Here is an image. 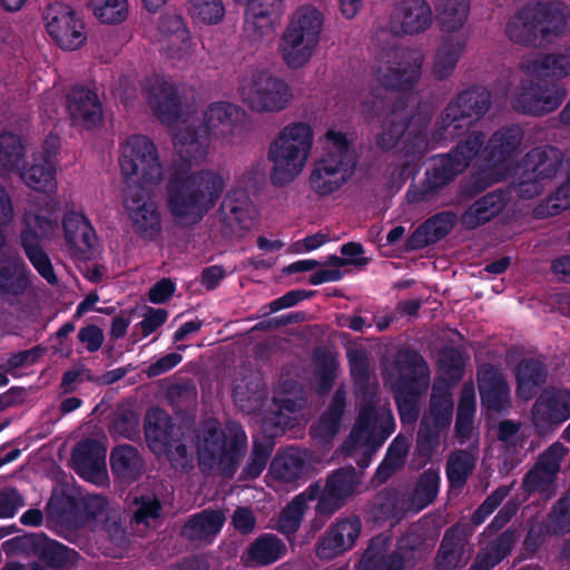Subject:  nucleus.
Instances as JSON below:
<instances>
[{"mask_svg": "<svg viewBox=\"0 0 570 570\" xmlns=\"http://www.w3.org/2000/svg\"><path fill=\"white\" fill-rule=\"evenodd\" d=\"M153 190L127 187L124 199L134 232L146 240L155 239L161 232V215L151 199Z\"/></svg>", "mask_w": 570, "mask_h": 570, "instance_id": "a211bd4d", "label": "nucleus"}, {"mask_svg": "<svg viewBox=\"0 0 570 570\" xmlns=\"http://www.w3.org/2000/svg\"><path fill=\"white\" fill-rule=\"evenodd\" d=\"M224 218L235 234L249 230L256 219V208L244 189L230 190L222 205Z\"/></svg>", "mask_w": 570, "mask_h": 570, "instance_id": "2f4dec72", "label": "nucleus"}, {"mask_svg": "<svg viewBox=\"0 0 570 570\" xmlns=\"http://www.w3.org/2000/svg\"><path fill=\"white\" fill-rule=\"evenodd\" d=\"M345 395L344 392L337 391L326 413L312 428V435L322 441L333 438L340 428L341 419L344 411Z\"/></svg>", "mask_w": 570, "mask_h": 570, "instance_id": "a18cd8bd", "label": "nucleus"}, {"mask_svg": "<svg viewBox=\"0 0 570 570\" xmlns=\"http://www.w3.org/2000/svg\"><path fill=\"white\" fill-rule=\"evenodd\" d=\"M57 138L49 137L46 141V153L42 157L35 159L32 166L21 170L19 167L13 173H19L21 180L31 189L52 194L57 190L56 164L53 156L57 149Z\"/></svg>", "mask_w": 570, "mask_h": 570, "instance_id": "a878e982", "label": "nucleus"}, {"mask_svg": "<svg viewBox=\"0 0 570 570\" xmlns=\"http://www.w3.org/2000/svg\"><path fill=\"white\" fill-rule=\"evenodd\" d=\"M244 31L254 42L271 41L285 12V0H245Z\"/></svg>", "mask_w": 570, "mask_h": 570, "instance_id": "aec40b11", "label": "nucleus"}, {"mask_svg": "<svg viewBox=\"0 0 570 570\" xmlns=\"http://www.w3.org/2000/svg\"><path fill=\"white\" fill-rule=\"evenodd\" d=\"M452 225L453 217L450 214L436 215L415 230L410 239V246L419 248L436 242L450 232Z\"/></svg>", "mask_w": 570, "mask_h": 570, "instance_id": "de8ad7c7", "label": "nucleus"}, {"mask_svg": "<svg viewBox=\"0 0 570 570\" xmlns=\"http://www.w3.org/2000/svg\"><path fill=\"white\" fill-rule=\"evenodd\" d=\"M511 549V537L508 533L501 534L492 541L487 549L479 553L471 570H490L508 554Z\"/></svg>", "mask_w": 570, "mask_h": 570, "instance_id": "13d9d810", "label": "nucleus"}, {"mask_svg": "<svg viewBox=\"0 0 570 570\" xmlns=\"http://www.w3.org/2000/svg\"><path fill=\"white\" fill-rule=\"evenodd\" d=\"M28 285L24 264L14 255L0 262V293L17 295Z\"/></svg>", "mask_w": 570, "mask_h": 570, "instance_id": "79ce46f5", "label": "nucleus"}, {"mask_svg": "<svg viewBox=\"0 0 570 570\" xmlns=\"http://www.w3.org/2000/svg\"><path fill=\"white\" fill-rule=\"evenodd\" d=\"M432 22V11L425 0H403L393 16L395 33L413 35L424 31Z\"/></svg>", "mask_w": 570, "mask_h": 570, "instance_id": "72a5a7b5", "label": "nucleus"}, {"mask_svg": "<svg viewBox=\"0 0 570 570\" xmlns=\"http://www.w3.org/2000/svg\"><path fill=\"white\" fill-rule=\"evenodd\" d=\"M168 313L164 308H148L141 322L136 324L135 332L131 337L136 343L144 337L149 336L157 328L165 324Z\"/></svg>", "mask_w": 570, "mask_h": 570, "instance_id": "338daca9", "label": "nucleus"}, {"mask_svg": "<svg viewBox=\"0 0 570 570\" xmlns=\"http://www.w3.org/2000/svg\"><path fill=\"white\" fill-rule=\"evenodd\" d=\"M325 27V14L313 4L297 7L288 17L277 51L291 69L306 66L315 55Z\"/></svg>", "mask_w": 570, "mask_h": 570, "instance_id": "20e7f679", "label": "nucleus"}, {"mask_svg": "<svg viewBox=\"0 0 570 570\" xmlns=\"http://www.w3.org/2000/svg\"><path fill=\"white\" fill-rule=\"evenodd\" d=\"M544 12L540 1H532L520 8L507 23L508 38L520 45H535L540 33V18Z\"/></svg>", "mask_w": 570, "mask_h": 570, "instance_id": "c756f323", "label": "nucleus"}, {"mask_svg": "<svg viewBox=\"0 0 570 570\" xmlns=\"http://www.w3.org/2000/svg\"><path fill=\"white\" fill-rule=\"evenodd\" d=\"M464 47L463 39H446L443 40L435 53L432 72L438 79L448 78L453 70L462 55Z\"/></svg>", "mask_w": 570, "mask_h": 570, "instance_id": "37998d69", "label": "nucleus"}, {"mask_svg": "<svg viewBox=\"0 0 570 570\" xmlns=\"http://www.w3.org/2000/svg\"><path fill=\"white\" fill-rule=\"evenodd\" d=\"M373 88L363 102V111L367 117L383 116L382 130L376 137L380 148L390 150L407 141L406 125L403 109L390 108L386 97Z\"/></svg>", "mask_w": 570, "mask_h": 570, "instance_id": "6ab92c4d", "label": "nucleus"}, {"mask_svg": "<svg viewBox=\"0 0 570 570\" xmlns=\"http://www.w3.org/2000/svg\"><path fill=\"white\" fill-rule=\"evenodd\" d=\"M170 32L166 35L164 48L169 57L183 59L190 52L191 40L189 31L179 17H170L166 20Z\"/></svg>", "mask_w": 570, "mask_h": 570, "instance_id": "603ef678", "label": "nucleus"}, {"mask_svg": "<svg viewBox=\"0 0 570 570\" xmlns=\"http://www.w3.org/2000/svg\"><path fill=\"white\" fill-rule=\"evenodd\" d=\"M562 161L561 151L550 146L530 150L515 168L514 190L521 198L531 199L543 193L558 174Z\"/></svg>", "mask_w": 570, "mask_h": 570, "instance_id": "f8f14e48", "label": "nucleus"}, {"mask_svg": "<svg viewBox=\"0 0 570 570\" xmlns=\"http://www.w3.org/2000/svg\"><path fill=\"white\" fill-rule=\"evenodd\" d=\"M119 165L128 187L154 189L163 179V166L155 144L146 136L134 135L121 145Z\"/></svg>", "mask_w": 570, "mask_h": 570, "instance_id": "1a4fd4ad", "label": "nucleus"}, {"mask_svg": "<svg viewBox=\"0 0 570 570\" xmlns=\"http://www.w3.org/2000/svg\"><path fill=\"white\" fill-rule=\"evenodd\" d=\"M43 22L52 41L63 50H77L87 40L85 22L69 4L49 3L43 12Z\"/></svg>", "mask_w": 570, "mask_h": 570, "instance_id": "f3484780", "label": "nucleus"}, {"mask_svg": "<svg viewBox=\"0 0 570 570\" xmlns=\"http://www.w3.org/2000/svg\"><path fill=\"white\" fill-rule=\"evenodd\" d=\"M440 475L439 472L429 469L419 479L413 493V504L416 510H421L430 504L439 492Z\"/></svg>", "mask_w": 570, "mask_h": 570, "instance_id": "680f3d73", "label": "nucleus"}, {"mask_svg": "<svg viewBox=\"0 0 570 570\" xmlns=\"http://www.w3.org/2000/svg\"><path fill=\"white\" fill-rule=\"evenodd\" d=\"M224 522L225 517L220 511L204 510L185 523L181 535L189 541L207 544L220 532Z\"/></svg>", "mask_w": 570, "mask_h": 570, "instance_id": "f704fd0d", "label": "nucleus"}, {"mask_svg": "<svg viewBox=\"0 0 570 570\" xmlns=\"http://www.w3.org/2000/svg\"><path fill=\"white\" fill-rule=\"evenodd\" d=\"M238 94L244 104L257 112H279L293 101L291 86L265 70L250 69L239 79Z\"/></svg>", "mask_w": 570, "mask_h": 570, "instance_id": "9d476101", "label": "nucleus"}, {"mask_svg": "<svg viewBox=\"0 0 570 570\" xmlns=\"http://www.w3.org/2000/svg\"><path fill=\"white\" fill-rule=\"evenodd\" d=\"M150 108L171 127L179 160L167 185L166 204L175 222L190 226L215 207L225 188V178L215 170H196L206 159L210 139H227L236 131L245 112L227 101L210 104L202 117L183 109L176 88L160 77L144 86Z\"/></svg>", "mask_w": 570, "mask_h": 570, "instance_id": "f257e3e1", "label": "nucleus"}, {"mask_svg": "<svg viewBox=\"0 0 570 570\" xmlns=\"http://www.w3.org/2000/svg\"><path fill=\"white\" fill-rule=\"evenodd\" d=\"M111 470L122 481H132L141 473V458L130 445L115 448L110 455Z\"/></svg>", "mask_w": 570, "mask_h": 570, "instance_id": "a19ab883", "label": "nucleus"}, {"mask_svg": "<svg viewBox=\"0 0 570 570\" xmlns=\"http://www.w3.org/2000/svg\"><path fill=\"white\" fill-rule=\"evenodd\" d=\"M160 503L154 494H144L135 498L130 505L132 520L140 531L155 528L160 519Z\"/></svg>", "mask_w": 570, "mask_h": 570, "instance_id": "3c124183", "label": "nucleus"}, {"mask_svg": "<svg viewBox=\"0 0 570 570\" xmlns=\"http://www.w3.org/2000/svg\"><path fill=\"white\" fill-rule=\"evenodd\" d=\"M475 413V391L472 384H465L462 389L458 409L456 433L460 438H468L472 431Z\"/></svg>", "mask_w": 570, "mask_h": 570, "instance_id": "4d7b16f0", "label": "nucleus"}, {"mask_svg": "<svg viewBox=\"0 0 570 570\" xmlns=\"http://www.w3.org/2000/svg\"><path fill=\"white\" fill-rule=\"evenodd\" d=\"M490 107V92L474 87L460 92L452 99L438 121L433 134L435 144L452 140L462 135L474 120L482 117Z\"/></svg>", "mask_w": 570, "mask_h": 570, "instance_id": "9b49d317", "label": "nucleus"}, {"mask_svg": "<svg viewBox=\"0 0 570 570\" xmlns=\"http://www.w3.org/2000/svg\"><path fill=\"white\" fill-rule=\"evenodd\" d=\"M66 109L75 126L92 129L102 121V106L99 97L87 87L77 86L68 92Z\"/></svg>", "mask_w": 570, "mask_h": 570, "instance_id": "393cba45", "label": "nucleus"}, {"mask_svg": "<svg viewBox=\"0 0 570 570\" xmlns=\"http://www.w3.org/2000/svg\"><path fill=\"white\" fill-rule=\"evenodd\" d=\"M62 226L66 247L72 259H92L98 252V239L87 218L80 213L70 212L65 215Z\"/></svg>", "mask_w": 570, "mask_h": 570, "instance_id": "412c9836", "label": "nucleus"}, {"mask_svg": "<svg viewBox=\"0 0 570 570\" xmlns=\"http://www.w3.org/2000/svg\"><path fill=\"white\" fill-rule=\"evenodd\" d=\"M517 394L522 400L532 397L535 389L544 381L546 372L541 362L522 361L517 368Z\"/></svg>", "mask_w": 570, "mask_h": 570, "instance_id": "49530a36", "label": "nucleus"}, {"mask_svg": "<svg viewBox=\"0 0 570 570\" xmlns=\"http://www.w3.org/2000/svg\"><path fill=\"white\" fill-rule=\"evenodd\" d=\"M409 439L397 435L391 445L383 462L376 470L373 482L376 484L385 482L390 475L403 464L404 458L409 450Z\"/></svg>", "mask_w": 570, "mask_h": 570, "instance_id": "864d4df0", "label": "nucleus"}, {"mask_svg": "<svg viewBox=\"0 0 570 570\" xmlns=\"http://www.w3.org/2000/svg\"><path fill=\"white\" fill-rule=\"evenodd\" d=\"M524 76L561 80L570 76V42L549 53H531L520 62Z\"/></svg>", "mask_w": 570, "mask_h": 570, "instance_id": "4be33fe9", "label": "nucleus"}, {"mask_svg": "<svg viewBox=\"0 0 570 570\" xmlns=\"http://www.w3.org/2000/svg\"><path fill=\"white\" fill-rule=\"evenodd\" d=\"M246 445L247 436L237 423L232 422L220 430L218 422L209 419L196 436L199 466L204 471L217 469L232 474Z\"/></svg>", "mask_w": 570, "mask_h": 570, "instance_id": "423d86ee", "label": "nucleus"}, {"mask_svg": "<svg viewBox=\"0 0 570 570\" xmlns=\"http://www.w3.org/2000/svg\"><path fill=\"white\" fill-rule=\"evenodd\" d=\"M286 546L273 534L259 535L246 551V563L249 566H267L281 559Z\"/></svg>", "mask_w": 570, "mask_h": 570, "instance_id": "58836bf2", "label": "nucleus"}, {"mask_svg": "<svg viewBox=\"0 0 570 570\" xmlns=\"http://www.w3.org/2000/svg\"><path fill=\"white\" fill-rule=\"evenodd\" d=\"M478 381L482 404L489 413H500L509 406V386L495 367L481 366Z\"/></svg>", "mask_w": 570, "mask_h": 570, "instance_id": "7c9ffc66", "label": "nucleus"}, {"mask_svg": "<svg viewBox=\"0 0 570 570\" xmlns=\"http://www.w3.org/2000/svg\"><path fill=\"white\" fill-rule=\"evenodd\" d=\"M389 546V537L374 538L357 566L358 570H401L402 557L397 553L387 556Z\"/></svg>", "mask_w": 570, "mask_h": 570, "instance_id": "c9c22d12", "label": "nucleus"}, {"mask_svg": "<svg viewBox=\"0 0 570 570\" xmlns=\"http://www.w3.org/2000/svg\"><path fill=\"white\" fill-rule=\"evenodd\" d=\"M94 14L104 23L122 22L128 14V0H91Z\"/></svg>", "mask_w": 570, "mask_h": 570, "instance_id": "052dcab7", "label": "nucleus"}, {"mask_svg": "<svg viewBox=\"0 0 570 570\" xmlns=\"http://www.w3.org/2000/svg\"><path fill=\"white\" fill-rule=\"evenodd\" d=\"M314 146V131L305 121L284 126L271 141L267 158L272 163L271 180L285 186L305 169Z\"/></svg>", "mask_w": 570, "mask_h": 570, "instance_id": "7ed1b4c3", "label": "nucleus"}, {"mask_svg": "<svg viewBox=\"0 0 570 570\" xmlns=\"http://www.w3.org/2000/svg\"><path fill=\"white\" fill-rule=\"evenodd\" d=\"M189 12L194 20L206 23L217 24L225 16V7L222 0H189Z\"/></svg>", "mask_w": 570, "mask_h": 570, "instance_id": "e2e57ef3", "label": "nucleus"}, {"mask_svg": "<svg viewBox=\"0 0 570 570\" xmlns=\"http://www.w3.org/2000/svg\"><path fill=\"white\" fill-rule=\"evenodd\" d=\"M465 358L461 351L445 347L440 352L439 364L443 373L444 383L435 382L433 385L429 414L424 416L419 432V442L438 438V431L450 424L453 403L449 393V385L462 375Z\"/></svg>", "mask_w": 570, "mask_h": 570, "instance_id": "6e6552de", "label": "nucleus"}, {"mask_svg": "<svg viewBox=\"0 0 570 570\" xmlns=\"http://www.w3.org/2000/svg\"><path fill=\"white\" fill-rule=\"evenodd\" d=\"M318 485H312L303 493L298 494L282 511L278 520V529L281 532L289 534L295 532L302 521L307 502L317 498Z\"/></svg>", "mask_w": 570, "mask_h": 570, "instance_id": "c03bdc74", "label": "nucleus"}, {"mask_svg": "<svg viewBox=\"0 0 570 570\" xmlns=\"http://www.w3.org/2000/svg\"><path fill=\"white\" fill-rule=\"evenodd\" d=\"M306 471L303 453L296 449L279 452L272 461L268 475L279 482L291 483Z\"/></svg>", "mask_w": 570, "mask_h": 570, "instance_id": "e433bc0d", "label": "nucleus"}, {"mask_svg": "<svg viewBox=\"0 0 570 570\" xmlns=\"http://www.w3.org/2000/svg\"><path fill=\"white\" fill-rule=\"evenodd\" d=\"M145 434L149 449L158 458H167L176 470H188L193 466V456L180 440L175 439V426L168 414L160 409H151L145 419Z\"/></svg>", "mask_w": 570, "mask_h": 570, "instance_id": "2eb2a0df", "label": "nucleus"}, {"mask_svg": "<svg viewBox=\"0 0 570 570\" xmlns=\"http://www.w3.org/2000/svg\"><path fill=\"white\" fill-rule=\"evenodd\" d=\"M404 501L395 490L380 492L373 503V515L375 519H387L396 517L404 509Z\"/></svg>", "mask_w": 570, "mask_h": 570, "instance_id": "69168bd1", "label": "nucleus"}, {"mask_svg": "<svg viewBox=\"0 0 570 570\" xmlns=\"http://www.w3.org/2000/svg\"><path fill=\"white\" fill-rule=\"evenodd\" d=\"M360 478L353 468L337 470L328 476L323 491L317 494V511L332 514L356 492Z\"/></svg>", "mask_w": 570, "mask_h": 570, "instance_id": "b1692460", "label": "nucleus"}, {"mask_svg": "<svg viewBox=\"0 0 570 570\" xmlns=\"http://www.w3.org/2000/svg\"><path fill=\"white\" fill-rule=\"evenodd\" d=\"M483 139L481 132L474 131L450 153L435 156L426 173L429 189L446 185L472 163L482 187L504 179L522 141L521 128L515 126L494 132L481 149Z\"/></svg>", "mask_w": 570, "mask_h": 570, "instance_id": "f03ea898", "label": "nucleus"}, {"mask_svg": "<svg viewBox=\"0 0 570 570\" xmlns=\"http://www.w3.org/2000/svg\"><path fill=\"white\" fill-rule=\"evenodd\" d=\"M21 244L30 263L38 273L50 284L57 283L52 264L48 255L40 247L37 237L29 232L21 233Z\"/></svg>", "mask_w": 570, "mask_h": 570, "instance_id": "8fccbe9b", "label": "nucleus"}, {"mask_svg": "<svg viewBox=\"0 0 570 570\" xmlns=\"http://www.w3.org/2000/svg\"><path fill=\"white\" fill-rule=\"evenodd\" d=\"M469 12V0H445L440 12L444 30L454 31L463 26Z\"/></svg>", "mask_w": 570, "mask_h": 570, "instance_id": "0e129e2a", "label": "nucleus"}, {"mask_svg": "<svg viewBox=\"0 0 570 570\" xmlns=\"http://www.w3.org/2000/svg\"><path fill=\"white\" fill-rule=\"evenodd\" d=\"M4 547L28 548L32 547L40 557L51 567H62L72 562L77 553L66 546L49 540L45 534H32L14 538L4 542Z\"/></svg>", "mask_w": 570, "mask_h": 570, "instance_id": "473e14b6", "label": "nucleus"}, {"mask_svg": "<svg viewBox=\"0 0 570 570\" xmlns=\"http://www.w3.org/2000/svg\"><path fill=\"white\" fill-rule=\"evenodd\" d=\"M24 227L22 232H29L40 239H50L58 230V215L52 210L39 209L37 213H26L23 217Z\"/></svg>", "mask_w": 570, "mask_h": 570, "instance_id": "5fc2aeb1", "label": "nucleus"}, {"mask_svg": "<svg viewBox=\"0 0 570 570\" xmlns=\"http://www.w3.org/2000/svg\"><path fill=\"white\" fill-rule=\"evenodd\" d=\"M505 202V195L502 191H493L483 196L463 214V224L469 228H475L489 222L504 208Z\"/></svg>", "mask_w": 570, "mask_h": 570, "instance_id": "4c0bfd02", "label": "nucleus"}, {"mask_svg": "<svg viewBox=\"0 0 570 570\" xmlns=\"http://www.w3.org/2000/svg\"><path fill=\"white\" fill-rule=\"evenodd\" d=\"M361 532V521L353 517L341 520L331 527L317 546V556L321 559H333L351 549Z\"/></svg>", "mask_w": 570, "mask_h": 570, "instance_id": "c85d7f7f", "label": "nucleus"}, {"mask_svg": "<svg viewBox=\"0 0 570 570\" xmlns=\"http://www.w3.org/2000/svg\"><path fill=\"white\" fill-rule=\"evenodd\" d=\"M544 12L540 18L542 38L560 37L570 33V9L563 3L541 2Z\"/></svg>", "mask_w": 570, "mask_h": 570, "instance_id": "ea45409f", "label": "nucleus"}, {"mask_svg": "<svg viewBox=\"0 0 570 570\" xmlns=\"http://www.w3.org/2000/svg\"><path fill=\"white\" fill-rule=\"evenodd\" d=\"M274 410L264 415L262 425L265 431L271 434H277V431H271L272 428L281 429L282 431L291 429L297 421L296 403L289 399H275L273 401Z\"/></svg>", "mask_w": 570, "mask_h": 570, "instance_id": "09e8293b", "label": "nucleus"}, {"mask_svg": "<svg viewBox=\"0 0 570 570\" xmlns=\"http://www.w3.org/2000/svg\"><path fill=\"white\" fill-rule=\"evenodd\" d=\"M320 141L322 155L311 173L309 184L317 194L328 195L347 180L354 157L346 134L335 127L328 128Z\"/></svg>", "mask_w": 570, "mask_h": 570, "instance_id": "0eeeda50", "label": "nucleus"}, {"mask_svg": "<svg viewBox=\"0 0 570 570\" xmlns=\"http://www.w3.org/2000/svg\"><path fill=\"white\" fill-rule=\"evenodd\" d=\"M395 423L389 404L383 399H370L361 405L356 424L343 445L346 455L354 456L361 468L370 464L371 456L393 433Z\"/></svg>", "mask_w": 570, "mask_h": 570, "instance_id": "39448f33", "label": "nucleus"}, {"mask_svg": "<svg viewBox=\"0 0 570 570\" xmlns=\"http://www.w3.org/2000/svg\"><path fill=\"white\" fill-rule=\"evenodd\" d=\"M423 60V52L416 49L382 50L376 59L374 81L384 90H407L420 79Z\"/></svg>", "mask_w": 570, "mask_h": 570, "instance_id": "ddd939ff", "label": "nucleus"}, {"mask_svg": "<svg viewBox=\"0 0 570 570\" xmlns=\"http://www.w3.org/2000/svg\"><path fill=\"white\" fill-rule=\"evenodd\" d=\"M401 379L393 385L402 422L412 423L417 417L416 399L430 385V371L425 361L415 353L399 356Z\"/></svg>", "mask_w": 570, "mask_h": 570, "instance_id": "4468645a", "label": "nucleus"}, {"mask_svg": "<svg viewBox=\"0 0 570 570\" xmlns=\"http://www.w3.org/2000/svg\"><path fill=\"white\" fill-rule=\"evenodd\" d=\"M474 463V455L465 451L456 452L450 458L446 474L452 488H462Z\"/></svg>", "mask_w": 570, "mask_h": 570, "instance_id": "bf43d9fd", "label": "nucleus"}, {"mask_svg": "<svg viewBox=\"0 0 570 570\" xmlns=\"http://www.w3.org/2000/svg\"><path fill=\"white\" fill-rule=\"evenodd\" d=\"M570 417V391L546 390L537 399L532 409V420L538 429L561 424Z\"/></svg>", "mask_w": 570, "mask_h": 570, "instance_id": "bb28decb", "label": "nucleus"}, {"mask_svg": "<svg viewBox=\"0 0 570 570\" xmlns=\"http://www.w3.org/2000/svg\"><path fill=\"white\" fill-rule=\"evenodd\" d=\"M525 76L515 89L511 104L523 114L542 116L559 108L567 97V89L558 82Z\"/></svg>", "mask_w": 570, "mask_h": 570, "instance_id": "dca6fc26", "label": "nucleus"}, {"mask_svg": "<svg viewBox=\"0 0 570 570\" xmlns=\"http://www.w3.org/2000/svg\"><path fill=\"white\" fill-rule=\"evenodd\" d=\"M272 448L268 443L254 445L253 452L247 461L243 475L245 479H256L266 468L271 456Z\"/></svg>", "mask_w": 570, "mask_h": 570, "instance_id": "774afa93", "label": "nucleus"}, {"mask_svg": "<svg viewBox=\"0 0 570 570\" xmlns=\"http://www.w3.org/2000/svg\"><path fill=\"white\" fill-rule=\"evenodd\" d=\"M106 455V448L98 441L86 440L78 443L72 452L76 472L88 482L96 485H107L109 478Z\"/></svg>", "mask_w": 570, "mask_h": 570, "instance_id": "5701e85b", "label": "nucleus"}, {"mask_svg": "<svg viewBox=\"0 0 570 570\" xmlns=\"http://www.w3.org/2000/svg\"><path fill=\"white\" fill-rule=\"evenodd\" d=\"M24 155L20 138L11 132L0 135V176L10 174L19 168Z\"/></svg>", "mask_w": 570, "mask_h": 570, "instance_id": "6e6d98bb", "label": "nucleus"}, {"mask_svg": "<svg viewBox=\"0 0 570 570\" xmlns=\"http://www.w3.org/2000/svg\"><path fill=\"white\" fill-rule=\"evenodd\" d=\"M567 450L560 443H553L539 459L535 466L525 475L524 488L528 491H539L544 498L552 494L553 479L560 468Z\"/></svg>", "mask_w": 570, "mask_h": 570, "instance_id": "cd10ccee", "label": "nucleus"}]
</instances>
